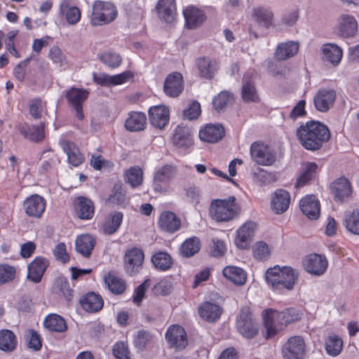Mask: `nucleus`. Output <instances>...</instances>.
<instances>
[{
  "label": "nucleus",
  "instance_id": "obj_1",
  "mask_svg": "<svg viewBox=\"0 0 359 359\" xmlns=\"http://www.w3.org/2000/svg\"><path fill=\"white\" fill-rule=\"evenodd\" d=\"M297 137L301 145L306 150L316 151L330 139L327 126L317 121H309L297 130Z\"/></svg>",
  "mask_w": 359,
  "mask_h": 359
},
{
  "label": "nucleus",
  "instance_id": "obj_2",
  "mask_svg": "<svg viewBox=\"0 0 359 359\" xmlns=\"http://www.w3.org/2000/svg\"><path fill=\"white\" fill-rule=\"evenodd\" d=\"M262 316L266 338L275 336L287 325L300 319V314L294 308H287L282 311L267 309L264 310Z\"/></svg>",
  "mask_w": 359,
  "mask_h": 359
},
{
  "label": "nucleus",
  "instance_id": "obj_3",
  "mask_svg": "<svg viewBox=\"0 0 359 359\" xmlns=\"http://www.w3.org/2000/svg\"><path fill=\"white\" fill-rule=\"evenodd\" d=\"M298 273L290 266L276 265L265 273L266 283L274 291L292 290L298 279Z\"/></svg>",
  "mask_w": 359,
  "mask_h": 359
},
{
  "label": "nucleus",
  "instance_id": "obj_4",
  "mask_svg": "<svg viewBox=\"0 0 359 359\" xmlns=\"http://www.w3.org/2000/svg\"><path fill=\"white\" fill-rule=\"evenodd\" d=\"M240 212V206L233 196L224 199H214L209 208V215L217 222H226L236 217Z\"/></svg>",
  "mask_w": 359,
  "mask_h": 359
},
{
  "label": "nucleus",
  "instance_id": "obj_5",
  "mask_svg": "<svg viewBox=\"0 0 359 359\" xmlns=\"http://www.w3.org/2000/svg\"><path fill=\"white\" fill-rule=\"evenodd\" d=\"M117 15L114 4L107 1H95L90 16V23L93 27L105 25L113 22Z\"/></svg>",
  "mask_w": 359,
  "mask_h": 359
},
{
  "label": "nucleus",
  "instance_id": "obj_6",
  "mask_svg": "<svg viewBox=\"0 0 359 359\" xmlns=\"http://www.w3.org/2000/svg\"><path fill=\"white\" fill-rule=\"evenodd\" d=\"M252 159L258 165L271 166L277 160L275 149L269 144L260 141L254 142L250 149Z\"/></svg>",
  "mask_w": 359,
  "mask_h": 359
},
{
  "label": "nucleus",
  "instance_id": "obj_7",
  "mask_svg": "<svg viewBox=\"0 0 359 359\" xmlns=\"http://www.w3.org/2000/svg\"><path fill=\"white\" fill-rule=\"evenodd\" d=\"M238 332L246 339L254 338L258 333L259 328L252 318L250 307L241 309L236 323Z\"/></svg>",
  "mask_w": 359,
  "mask_h": 359
},
{
  "label": "nucleus",
  "instance_id": "obj_8",
  "mask_svg": "<svg viewBox=\"0 0 359 359\" xmlns=\"http://www.w3.org/2000/svg\"><path fill=\"white\" fill-rule=\"evenodd\" d=\"M177 168L165 164L158 168L154 175L152 187L155 193L165 194L168 191L169 182L175 176Z\"/></svg>",
  "mask_w": 359,
  "mask_h": 359
},
{
  "label": "nucleus",
  "instance_id": "obj_9",
  "mask_svg": "<svg viewBox=\"0 0 359 359\" xmlns=\"http://www.w3.org/2000/svg\"><path fill=\"white\" fill-rule=\"evenodd\" d=\"M283 359H304L306 344L301 336L290 337L282 346Z\"/></svg>",
  "mask_w": 359,
  "mask_h": 359
},
{
  "label": "nucleus",
  "instance_id": "obj_10",
  "mask_svg": "<svg viewBox=\"0 0 359 359\" xmlns=\"http://www.w3.org/2000/svg\"><path fill=\"white\" fill-rule=\"evenodd\" d=\"M89 95V92L82 88L72 87L67 90L65 97L68 104L76 111V116L79 120L84 118L83 106Z\"/></svg>",
  "mask_w": 359,
  "mask_h": 359
},
{
  "label": "nucleus",
  "instance_id": "obj_11",
  "mask_svg": "<svg viewBox=\"0 0 359 359\" xmlns=\"http://www.w3.org/2000/svg\"><path fill=\"white\" fill-rule=\"evenodd\" d=\"M134 76L135 74L133 72L127 70L114 76H109L106 74H97V73H94L93 75V79L94 83L97 85L104 87H111L126 83L128 81L133 80Z\"/></svg>",
  "mask_w": 359,
  "mask_h": 359
},
{
  "label": "nucleus",
  "instance_id": "obj_12",
  "mask_svg": "<svg viewBox=\"0 0 359 359\" xmlns=\"http://www.w3.org/2000/svg\"><path fill=\"white\" fill-rule=\"evenodd\" d=\"M303 266L306 271L315 276H321L327 270L328 262L325 256L311 253L305 257Z\"/></svg>",
  "mask_w": 359,
  "mask_h": 359
},
{
  "label": "nucleus",
  "instance_id": "obj_13",
  "mask_svg": "<svg viewBox=\"0 0 359 359\" xmlns=\"http://www.w3.org/2000/svg\"><path fill=\"white\" fill-rule=\"evenodd\" d=\"M144 259L143 251L137 248L128 249L124 256L125 269L127 273L133 276L142 269Z\"/></svg>",
  "mask_w": 359,
  "mask_h": 359
},
{
  "label": "nucleus",
  "instance_id": "obj_14",
  "mask_svg": "<svg viewBox=\"0 0 359 359\" xmlns=\"http://www.w3.org/2000/svg\"><path fill=\"white\" fill-rule=\"evenodd\" d=\"M22 205L27 215L33 218H40L46 210V201L43 197L32 194L26 198Z\"/></svg>",
  "mask_w": 359,
  "mask_h": 359
},
{
  "label": "nucleus",
  "instance_id": "obj_15",
  "mask_svg": "<svg viewBox=\"0 0 359 359\" xmlns=\"http://www.w3.org/2000/svg\"><path fill=\"white\" fill-rule=\"evenodd\" d=\"M165 339L170 347L177 350L184 348L188 344L187 333L179 325H172L168 328Z\"/></svg>",
  "mask_w": 359,
  "mask_h": 359
},
{
  "label": "nucleus",
  "instance_id": "obj_16",
  "mask_svg": "<svg viewBox=\"0 0 359 359\" xmlns=\"http://www.w3.org/2000/svg\"><path fill=\"white\" fill-rule=\"evenodd\" d=\"M184 90V79L180 72L169 74L163 83V91L170 97H178Z\"/></svg>",
  "mask_w": 359,
  "mask_h": 359
},
{
  "label": "nucleus",
  "instance_id": "obj_17",
  "mask_svg": "<svg viewBox=\"0 0 359 359\" xmlns=\"http://www.w3.org/2000/svg\"><path fill=\"white\" fill-rule=\"evenodd\" d=\"M171 141L173 145L179 149H189L194 144L191 129L185 126H177L174 130Z\"/></svg>",
  "mask_w": 359,
  "mask_h": 359
},
{
  "label": "nucleus",
  "instance_id": "obj_18",
  "mask_svg": "<svg viewBox=\"0 0 359 359\" xmlns=\"http://www.w3.org/2000/svg\"><path fill=\"white\" fill-rule=\"evenodd\" d=\"M225 135L224 128L221 124H206L201 128L198 136L201 141L216 143Z\"/></svg>",
  "mask_w": 359,
  "mask_h": 359
},
{
  "label": "nucleus",
  "instance_id": "obj_19",
  "mask_svg": "<svg viewBox=\"0 0 359 359\" xmlns=\"http://www.w3.org/2000/svg\"><path fill=\"white\" fill-rule=\"evenodd\" d=\"M336 97V92L333 89H320L313 98L316 109L321 112L327 111L334 104Z\"/></svg>",
  "mask_w": 359,
  "mask_h": 359
},
{
  "label": "nucleus",
  "instance_id": "obj_20",
  "mask_svg": "<svg viewBox=\"0 0 359 359\" xmlns=\"http://www.w3.org/2000/svg\"><path fill=\"white\" fill-rule=\"evenodd\" d=\"M158 224L161 231L174 233L181 228L182 222L175 213L165 210L161 212Z\"/></svg>",
  "mask_w": 359,
  "mask_h": 359
},
{
  "label": "nucleus",
  "instance_id": "obj_21",
  "mask_svg": "<svg viewBox=\"0 0 359 359\" xmlns=\"http://www.w3.org/2000/svg\"><path fill=\"white\" fill-rule=\"evenodd\" d=\"M149 117L154 127L163 129L168 123L170 111L164 105L153 106L149 110Z\"/></svg>",
  "mask_w": 359,
  "mask_h": 359
},
{
  "label": "nucleus",
  "instance_id": "obj_22",
  "mask_svg": "<svg viewBox=\"0 0 359 359\" xmlns=\"http://www.w3.org/2000/svg\"><path fill=\"white\" fill-rule=\"evenodd\" d=\"M256 228L257 224L255 222L248 221L238 229L235 243L239 248L247 249L249 248Z\"/></svg>",
  "mask_w": 359,
  "mask_h": 359
},
{
  "label": "nucleus",
  "instance_id": "obj_23",
  "mask_svg": "<svg viewBox=\"0 0 359 359\" xmlns=\"http://www.w3.org/2000/svg\"><path fill=\"white\" fill-rule=\"evenodd\" d=\"M49 266L48 260L43 257H36L28 265L27 278L34 283H39Z\"/></svg>",
  "mask_w": 359,
  "mask_h": 359
},
{
  "label": "nucleus",
  "instance_id": "obj_24",
  "mask_svg": "<svg viewBox=\"0 0 359 359\" xmlns=\"http://www.w3.org/2000/svg\"><path fill=\"white\" fill-rule=\"evenodd\" d=\"M299 208L304 215L310 219H316L320 216V204L314 195H307L299 202Z\"/></svg>",
  "mask_w": 359,
  "mask_h": 359
},
{
  "label": "nucleus",
  "instance_id": "obj_25",
  "mask_svg": "<svg viewBox=\"0 0 359 359\" xmlns=\"http://www.w3.org/2000/svg\"><path fill=\"white\" fill-rule=\"evenodd\" d=\"M123 220V214L119 211H114L105 216L100 229L106 235H113L121 227Z\"/></svg>",
  "mask_w": 359,
  "mask_h": 359
},
{
  "label": "nucleus",
  "instance_id": "obj_26",
  "mask_svg": "<svg viewBox=\"0 0 359 359\" xmlns=\"http://www.w3.org/2000/svg\"><path fill=\"white\" fill-rule=\"evenodd\" d=\"M159 18L167 23L176 20L177 6L175 0H159L156 6Z\"/></svg>",
  "mask_w": 359,
  "mask_h": 359
},
{
  "label": "nucleus",
  "instance_id": "obj_27",
  "mask_svg": "<svg viewBox=\"0 0 359 359\" xmlns=\"http://www.w3.org/2000/svg\"><path fill=\"white\" fill-rule=\"evenodd\" d=\"M183 15L185 25L189 29H195L201 26L206 19L204 12L193 6H187L183 11Z\"/></svg>",
  "mask_w": 359,
  "mask_h": 359
},
{
  "label": "nucleus",
  "instance_id": "obj_28",
  "mask_svg": "<svg viewBox=\"0 0 359 359\" xmlns=\"http://www.w3.org/2000/svg\"><path fill=\"white\" fill-rule=\"evenodd\" d=\"M74 209L81 219H90L94 216L95 207L93 201L84 196H79L74 201Z\"/></svg>",
  "mask_w": 359,
  "mask_h": 359
},
{
  "label": "nucleus",
  "instance_id": "obj_29",
  "mask_svg": "<svg viewBox=\"0 0 359 359\" xmlns=\"http://www.w3.org/2000/svg\"><path fill=\"white\" fill-rule=\"evenodd\" d=\"M81 307L89 313L100 311L104 306L102 297L93 292H89L80 299Z\"/></svg>",
  "mask_w": 359,
  "mask_h": 359
},
{
  "label": "nucleus",
  "instance_id": "obj_30",
  "mask_svg": "<svg viewBox=\"0 0 359 359\" xmlns=\"http://www.w3.org/2000/svg\"><path fill=\"white\" fill-rule=\"evenodd\" d=\"M147 117L143 112L130 111L125 121L124 126L128 131L139 132L145 129Z\"/></svg>",
  "mask_w": 359,
  "mask_h": 359
},
{
  "label": "nucleus",
  "instance_id": "obj_31",
  "mask_svg": "<svg viewBox=\"0 0 359 359\" xmlns=\"http://www.w3.org/2000/svg\"><path fill=\"white\" fill-rule=\"evenodd\" d=\"M198 311L201 318L208 322L213 323L219 319L222 309L216 304L205 302L199 306Z\"/></svg>",
  "mask_w": 359,
  "mask_h": 359
},
{
  "label": "nucleus",
  "instance_id": "obj_32",
  "mask_svg": "<svg viewBox=\"0 0 359 359\" xmlns=\"http://www.w3.org/2000/svg\"><path fill=\"white\" fill-rule=\"evenodd\" d=\"M330 188L335 199L341 201L348 198L352 194L351 184L348 179L344 177H339L334 181Z\"/></svg>",
  "mask_w": 359,
  "mask_h": 359
},
{
  "label": "nucleus",
  "instance_id": "obj_33",
  "mask_svg": "<svg viewBox=\"0 0 359 359\" xmlns=\"http://www.w3.org/2000/svg\"><path fill=\"white\" fill-rule=\"evenodd\" d=\"M290 204V195L283 189L276 190L272 198L271 208L277 214L285 212Z\"/></svg>",
  "mask_w": 359,
  "mask_h": 359
},
{
  "label": "nucleus",
  "instance_id": "obj_34",
  "mask_svg": "<svg viewBox=\"0 0 359 359\" xmlns=\"http://www.w3.org/2000/svg\"><path fill=\"white\" fill-rule=\"evenodd\" d=\"M357 22L355 19L351 15H344L337 27L338 34L344 38L353 36L357 32Z\"/></svg>",
  "mask_w": 359,
  "mask_h": 359
},
{
  "label": "nucleus",
  "instance_id": "obj_35",
  "mask_svg": "<svg viewBox=\"0 0 359 359\" xmlns=\"http://www.w3.org/2000/svg\"><path fill=\"white\" fill-rule=\"evenodd\" d=\"M104 283L114 294H123L127 287L126 281L113 272H109L104 276Z\"/></svg>",
  "mask_w": 359,
  "mask_h": 359
},
{
  "label": "nucleus",
  "instance_id": "obj_36",
  "mask_svg": "<svg viewBox=\"0 0 359 359\" xmlns=\"http://www.w3.org/2000/svg\"><path fill=\"white\" fill-rule=\"evenodd\" d=\"M62 149L67 156L68 162L74 167H78L84 161V156L79 147L70 141H64Z\"/></svg>",
  "mask_w": 359,
  "mask_h": 359
},
{
  "label": "nucleus",
  "instance_id": "obj_37",
  "mask_svg": "<svg viewBox=\"0 0 359 359\" xmlns=\"http://www.w3.org/2000/svg\"><path fill=\"white\" fill-rule=\"evenodd\" d=\"M196 65L201 77L211 79L217 71V62L207 57H201L196 60Z\"/></svg>",
  "mask_w": 359,
  "mask_h": 359
},
{
  "label": "nucleus",
  "instance_id": "obj_38",
  "mask_svg": "<svg viewBox=\"0 0 359 359\" xmlns=\"http://www.w3.org/2000/svg\"><path fill=\"white\" fill-rule=\"evenodd\" d=\"M318 170V165L314 162H306L304 164L302 171L297 178L295 187L299 188L307 184L316 177Z\"/></svg>",
  "mask_w": 359,
  "mask_h": 359
},
{
  "label": "nucleus",
  "instance_id": "obj_39",
  "mask_svg": "<svg viewBox=\"0 0 359 359\" xmlns=\"http://www.w3.org/2000/svg\"><path fill=\"white\" fill-rule=\"evenodd\" d=\"M95 239L89 234H82L76 240V250L85 257H89L95 248Z\"/></svg>",
  "mask_w": 359,
  "mask_h": 359
},
{
  "label": "nucleus",
  "instance_id": "obj_40",
  "mask_svg": "<svg viewBox=\"0 0 359 359\" xmlns=\"http://www.w3.org/2000/svg\"><path fill=\"white\" fill-rule=\"evenodd\" d=\"M60 12L70 25L76 24L81 19L80 10L77 7L72 6L69 0H63L61 2Z\"/></svg>",
  "mask_w": 359,
  "mask_h": 359
},
{
  "label": "nucleus",
  "instance_id": "obj_41",
  "mask_svg": "<svg viewBox=\"0 0 359 359\" xmlns=\"http://www.w3.org/2000/svg\"><path fill=\"white\" fill-rule=\"evenodd\" d=\"M222 273L227 280L237 285H243L247 280L245 271L236 266H227L224 268Z\"/></svg>",
  "mask_w": 359,
  "mask_h": 359
},
{
  "label": "nucleus",
  "instance_id": "obj_42",
  "mask_svg": "<svg viewBox=\"0 0 359 359\" xmlns=\"http://www.w3.org/2000/svg\"><path fill=\"white\" fill-rule=\"evenodd\" d=\"M154 267L159 271H166L173 265V259L167 252L158 251L151 258Z\"/></svg>",
  "mask_w": 359,
  "mask_h": 359
},
{
  "label": "nucleus",
  "instance_id": "obj_43",
  "mask_svg": "<svg viewBox=\"0 0 359 359\" xmlns=\"http://www.w3.org/2000/svg\"><path fill=\"white\" fill-rule=\"evenodd\" d=\"M241 96L245 102H259L260 100L254 82L246 76L243 79Z\"/></svg>",
  "mask_w": 359,
  "mask_h": 359
},
{
  "label": "nucleus",
  "instance_id": "obj_44",
  "mask_svg": "<svg viewBox=\"0 0 359 359\" xmlns=\"http://www.w3.org/2000/svg\"><path fill=\"white\" fill-rule=\"evenodd\" d=\"M299 50V44L294 41H288L279 44L276 48L275 56L278 60H285L293 57Z\"/></svg>",
  "mask_w": 359,
  "mask_h": 359
},
{
  "label": "nucleus",
  "instance_id": "obj_45",
  "mask_svg": "<svg viewBox=\"0 0 359 359\" xmlns=\"http://www.w3.org/2000/svg\"><path fill=\"white\" fill-rule=\"evenodd\" d=\"M43 325L48 330L55 332H65L67 328L64 318L55 313L48 315L44 319Z\"/></svg>",
  "mask_w": 359,
  "mask_h": 359
},
{
  "label": "nucleus",
  "instance_id": "obj_46",
  "mask_svg": "<svg viewBox=\"0 0 359 359\" xmlns=\"http://www.w3.org/2000/svg\"><path fill=\"white\" fill-rule=\"evenodd\" d=\"M323 53L325 59L333 65H337L343 55L342 50L333 43L325 44L323 47Z\"/></svg>",
  "mask_w": 359,
  "mask_h": 359
},
{
  "label": "nucleus",
  "instance_id": "obj_47",
  "mask_svg": "<svg viewBox=\"0 0 359 359\" xmlns=\"http://www.w3.org/2000/svg\"><path fill=\"white\" fill-rule=\"evenodd\" d=\"M54 290L56 293L62 296L67 302H71L73 299L74 290L71 288L66 278H57L54 283Z\"/></svg>",
  "mask_w": 359,
  "mask_h": 359
},
{
  "label": "nucleus",
  "instance_id": "obj_48",
  "mask_svg": "<svg viewBox=\"0 0 359 359\" xmlns=\"http://www.w3.org/2000/svg\"><path fill=\"white\" fill-rule=\"evenodd\" d=\"M125 181L133 188L140 186L143 182V171L138 165L130 167L124 174Z\"/></svg>",
  "mask_w": 359,
  "mask_h": 359
},
{
  "label": "nucleus",
  "instance_id": "obj_49",
  "mask_svg": "<svg viewBox=\"0 0 359 359\" xmlns=\"http://www.w3.org/2000/svg\"><path fill=\"white\" fill-rule=\"evenodd\" d=\"M201 249V242L196 237L186 239L180 246V254L184 257H190L196 254Z\"/></svg>",
  "mask_w": 359,
  "mask_h": 359
},
{
  "label": "nucleus",
  "instance_id": "obj_50",
  "mask_svg": "<svg viewBox=\"0 0 359 359\" xmlns=\"http://www.w3.org/2000/svg\"><path fill=\"white\" fill-rule=\"evenodd\" d=\"M17 345V339L15 334L9 330L0 331V349L10 352L13 351Z\"/></svg>",
  "mask_w": 359,
  "mask_h": 359
},
{
  "label": "nucleus",
  "instance_id": "obj_51",
  "mask_svg": "<svg viewBox=\"0 0 359 359\" xmlns=\"http://www.w3.org/2000/svg\"><path fill=\"white\" fill-rule=\"evenodd\" d=\"M343 341L336 334L328 336L325 341V350L328 355L335 357L342 351Z\"/></svg>",
  "mask_w": 359,
  "mask_h": 359
},
{
  "label": "nucleus",
  "instance_id": "obj_52",
  "mask_svg": "<svg viewBox=\"0 0 359 359\" xmlns=\"http://www.w3.org/2000/svg\"><path fill=\"white\" fill-rule=\"evenodd\" d=\"M255 20L265 28H269L273 22V15L272 12L264 8H257L254 10Z\"/></svg>",
  "mask_w": 359,
  "mask_h": 359
},
{
  "label": "nucleus",
  "instance_id": "obj_53",
  "mask_svg": "<svg viewBox=\"0 0 359 359\" xmlns=\"http://www.w3.org/2000/svg\"><path fill=\"white\" fill-rule=\"evenodd\" d=\"M45 125L41 123L39 126H32L23 132L24 135L30 140L39 142L45 138Z\"/></svg>",
  "mask_w": 359,
  "mask_h": 359
},
{
  "label": "nucleus",
  "instance_id": "obj_54",
  "mask_svg": "<svg viewBox=\"0 0 359 359\" xmlns=\"http://www.w3.org/2000/svg\"><path fill=\"white\" fill-rule=\"evenodd\" d=\"M126 201V191L123 189L121 184H115L112 193L109 196L107 202L109 204L121 205Z\"/></svg>",
  "mask_w": 359,
  "mask_h": 359
},
{
  "label": "nucleus",
  "instance_id": "obj_55",
  "mask_svg": "<svg viewBox=\"0 0 359 359\" xmlns=\"http://www.w3.org/2000/svg\"><path fill=\"white\" fill-rule=\"evenodd\" d=\"M344 226L351 233L359 235V210H353L346 215Z\"/></svg>",
  "mask_w": 359,
  "mask_h": 359
},
{
  "label": "nucleus",
  "instance_id": "obj_56",
  "mask_svg": "<svg viewBox=\"0 0 359 359\" xmlns=\"http://www.w3.org/2000/svg\"><path fill=\"white\" fill-rule=\"evenodd\" d=\"M252 253L256 259L265 261L269 259L271 255V250L266 243L258 241L252 248Z\"/></svg>",
  "mask_w": 359,
  "mask_h": 359
},
{
  "label": "nucleus",
  "instance_id": "obj_57",
  "mask_svg": "<svg viewBox=\"0 0 359 359\" xmlns=\"http://www.w3.org/2000/svg\"><path fill=\"white\" fill-rule=\"evenodd\" d=\"M233 100V96L228 91H222L212 101L214 108L219 111Z\"/></svg>",
  "mask_w": 359,
  "mask_h": 359
},
{
  "label": "nucleus",
  "instance_id": "obj_58",
  "mask_svg": "<svg viewBox=\"0 0 359 359\" xmlns=\"http://www.w3.org/2000/svg\"><path fill=\"white\" fill-rule=\"evenodd\" d=\"M112 353L116 359H131L130 352L126 342L115 343L112 348Z\"/></svg>",
  "mask_w": 359,
  "mask_h": 359
},
{
  "label": "nucleus",
  "instance_id": "obj_59",
  "mask_svg": "<svg viewBox=\"0 0 359 359\" xmlns=\"http://www.w3.org/2000/svg\"><path fill=\"white\" fill-rule=\"evenodd\" d=\"M99 58L102 62L111 68L118 67L122 62L121 57L118 54L111 52L104 53Z\"/></svg>",
  "mask_w": 359,
  "mask_h": 359
},
{
  "label": "nucleus",
  "instance_id": "obj_60",
  "mask_svg": "<svg viewBox=\"0 0 359 359\" xmlns=\"http://www.w3.org/2000/svg\"><path fill=\"white\" fill-rule=\"evenodd\" d=\"M48 58L54 63L60 67H62L67 64L66 56L62 50L57 46H54L50 48L48 53Z\"/></svg>",
  "mask_w": 359,
  "mask_h": 359
},
{
  "label": "nucleus",
  "instance_id": "obj_61",
  "mask_svg": "<svg viewBox=\"0 0 359 359\" xmlns=\"http://www.w3.org/2000/svg\"><path fill=\"white\" fill-rule=\"evenodd\" d=\"M15 269L8 264H0V285L12 281L15 276Z\"/></svg>",
  "mask_w": 359,
  "mask_h": 359
},
{
  "label": "nucleus",
  "instance_id": "obj_62",
  "mask_svg": "<svg viewBox=\"0 0 359 359\" xmlns=\"http://www.w3.org/2000/svg\"><path fill=\"white\" fill-rule=\"evenodd\" d=\"M90 164L95 170H100L102 168H111L114 165L112 162L104 159L101 155L95 154L91 156Z\"/></svg>",
  "mask_w": 359,
  "mask_h": 359
},
{
  "label": "nucleus",
  "instance_id": "obj_63",
  "mask_svg": "<svg viewBox=\"0 0 359 359\" xmlns=\"http://www.w3.org/2000/svg\"><path fill=\"white\" fill-rule=\"evenodd\" d=\"M27 344L29 348L34 351H39L42 346V340L41 336L34 330H29L27 337Z\"/></svg>",
  "mask_w": 359,
  "mask_h": 359
},
{
  "label": "nucleus",
  "instance_id": "obj_64",
  "mask_svg": "<svg viewBox=\"0 0 359 359\" xmlns=\"http://www.w3.org/2000/svg\"><path fill=\"white\" fill-rule=\"evenodd\" d=\"M29 113L34 119H39L41 117L43 111V103L40 98H34L30 100Z\"/></svg>",
  "mask_w": 359,
  "mask_h": 359
}]
</instances>
